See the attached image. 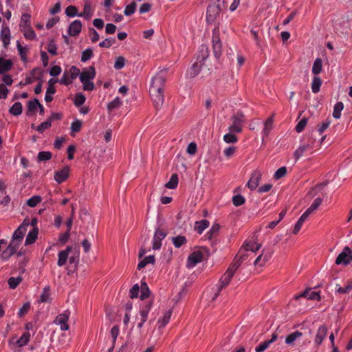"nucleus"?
Returning <instances> with one entry per match:
<instances>
[{
	"instance_id": "obj_1",
	"label": "nucleus",
	"mask_w": 352,
	"mask_h": 352,
	"mask_svg": "<svg viewBox=\"0 0 352 352\" xmlns=\"http://www.w3.org/2000/svg\"><path fill=\"white\" fill-rule=\"evenodd\" d=\"M166 80V74L164 72L157 73L151 80L149 93L156 109H159L164 103V89Z\"/></svg>"
},
{
	"instance_id": "obj_2",
	"label": "nucleus",
	"mask_w": 352,
	"mask_h": 352,
	"mask_svg": "<svg viewBox=\"0 0 352 352\" xmlns=\"http://www.w3.org/2000/svg\"><path fill=\"white\" fill-rule=\"evenodd\" d=\"M96 76L95 68L93 66L89 69H85L80 74V80L82 83V89L85 91H92L94 89V82L91 80L94 79Z\"/></svg>"
},
{
	"instance_id": "obj_3",
	"label": "nucleus",
	"mask_w": 352,
	"mask_h": 352,
	"mask_svg": "<svg viewBox=\"0 0 352 352\" xmlns=\"http://www.w3.org/2000/svg\"><path fill=\"white\" fill-rule=\"evenodd\" d=\"M209 51L206 45H202L199 47L197 60L199 61V66H201V71L208 74L210 72L211 65L208 60Z\"/></svg>"
},
{
	"instance_id": "obj_4",
	"label": "nucleus",
	"mask_w": 352,
	"mask_h": 352,
	"mask_svg": "<svg viewBox=\"0 0 352 352\" xmlns=\"http://www.w3.org/2000/svg\"><path fill=\"white\" fill-rule=\"evenodd\" d=\"M212 47L214 56L217 59H219L223 52V44L220 38V30L219 25L212 30Z\"/></svg>"
},
{
	"instance_id": "obj_5",
	"label": "nucleus",
	"mask_w": 352,
	"mask_h": 352,
	"mask_svg": "<svg viewBox=\"0 0 352 352\" xmlns=\"http://www.w3.org/2000/svg\"><path fill=\"white\" fill-rule=\"evenodd\" d=\"M221 0H214L208 6L206 12V21L209 23L215 21L217 18L219 16L221 11Z\"/></svg>"
},
{
	"instance_id": "obj_6",
	"label": "nucleus",
	"mask_w": 352,
	"mask_h": 352,
	"mask_svg": "<svg viewBox=\"0 0 352 352\" xmlns=\"http://www.w3.org/2000/svg\"><path fill=\"white\" fill-rule=\"evenodd\" d=\"M232 124L229 127V130L232 132L240 133L242 131V124L244 122V114L241 112H236L231 118Z\"/></svg>"
},
{
	"instance_id": "obj_7",
	"label": "nucleus",
	"mask_w": 352,
	"mask_h": 352,
	"mask_svg": "<svg viewBox=\"0 0 352 352\" xmlns=\"http://www.w3.org/2000/svg\"><path fill=\"white\" fill-rule=\"evenodd\" d=\"M234 275V274L233 273L229 272L228 270L226 271L224 274L219 279V285L218 286L217 292L214 294L212 299V300H214L220 294L221 291L230 284Z\"/></svg>"
},
{
	"instance_id": "obj_8",
	"label": "nucleus",
	"mask_w": 352,
	"mask_h": 352,
	"mask_svg": "<svg viewBox=\"0 0 352 352\" xmlns=\"http://www.w3.org/2000/svg\"><path fill=\"white\" fill-rule=\"evenodd\" d=\"M352 261V252L350 248L345 247L336 259V265H348Z\"/></svg>"
},
{
	"instance_id": "obj_9",
	"label": "nucleus",
	"mask_w": 352,
	"mask_h": 352,
	"mask_svg": "<svg viewBox=\"0 0 352 352\" xmlns=\"http://www.w3.org/2000/svg\"><path fill=\"white\" fill-rule=\"evenodd\" d=\"M204 259V253L201 250L192 252L188 257L187 267L190 268L195 266L197 263L201 262Z\"/></svg>"
},
{
	"instance_id": "obj_10",
	"label": "nucleus",
	"mask_w": 352,
	"mask_h": 352,
	"mask_svg": "<svg viewBox=\"0 0 352 352\" xmlns=\"http://www.w3.org/2000/svg\"><path fill=\"white\" fill-rule=\"evenodd\" d=\"M69 318V312L66 311L63 314H58L54 320V322L56 324L60 325V329L61 331H67L69 328L68 324Z\"/></svg>"
},
{
	"instance_id": "obj_11",
	"label": "nucleus",
	"mask_w": 352,
	"mask_h": 352,
	"mask_svg": "<svg viewBox=\"0 0 352 352\" xmlns=\"http://www.w3.org/2000/svg\"><path fill=\"white\" fill-rule=\"evenodd\" d=\"M166 232L160 228L157 229L154 234L152 248L154 250L160 249L162 246L161 241L166 236Z\"/></svg>"
},
{
	"instance_id": "obj_12",
	"label": "nucleus",
	"mask_w": 352,
	"mask_h": 352,
	"mask_svg": "<svg viewBox=\"0 0 352 352\" xmlns=\"http://www.w3.org/2000/svg\"><path fill=\"white\" fill-rule=\"evenodd\" d=\"M314 143L315 139L310 138L307 144H305L299 146L294 153V156L296 160H298L307 150L313 148Z\"/></svg>"
},
{
	"instance_id": "obj_13",
	"label": "nucleus",
	"mask_w": 352,
	"mask_h": 352,
	"mask_svg": "<svg viewBox=\"0 0 352 352\" xmlns=\"http://www.w3.org/2000/svg\"><path fill=\"white\" fill-rule=\"evenodd\" d=\"M257 236H253L252 241H245L243 243V248L245 252L251 251L253 252H257L261 247V243H257Z\"/></svg>"
},
{
	"instance_id": "obj_14",
	"label": "nucleus",
	"mask_w": 352,
	"mask_h": 352,
	"mask_svg": "<svg viewBox=\"0 0 352 352\" xmlns=\"http://www.w3.org/2000/svg\"><path fill=\"white\" fill-rule=\"evenodd\" d=\"M261 177L262 174L261 171L258 170H254L252 173L251 177L247 184L248 187L252 190H255L259 184Z\"/></svg>"
},
{
	"instance_id": "obj_15",
	"label": "nucleus",
	"mask_w": 352,
	"mask_h": 352,
	"mask_svg": "<svg viewBox=\"0 0 352 352\" xmlns=\"http://www.w3.org/2000/svg\"><path fill=\"white\" fill-rule=\"evenodd\" d=\"M70 168L69 166H65L63 169L55 172L54 179L58 184L65 182L69 177Z\"/></svg>"
},
{
	"instance_id": "obj_16",
	"label": "nucleus",
	"mask_w": 352,
	"mask_h": 352,
	"mask_svg": "<svg viewBox=\"0 0 352 352\" xmlns=\"http://www.w3.org/2000/svg\"><path fill=\"white\" fill-rule=\"evenodd\" d=\"M82 30V23L80 20H75L69 26L68 34L71 36H78Z\"/></svg>"
},
{
	"instance_id": "obj_17",
	"label": "nucleus",
	"mask_w": 352,
	"mask_h": 352,
	"mask_svg": "<svg viewBox=\"0 0 352 352\" xmlns=\"http://www.w3.org/2000/svg\"><path fill=\"white\" fill-rule=\"evenodd\" d=\"M327 333V327L325 325L320 326L316 333L314 343L316 346H319L322 343Z\"/></svg>"
},
{
	"instance_id": "obj_18",
	"label": "nucleus",
	"mask_w": 352,
	"mask_h": 352,
	"mask_svg": "<svg viewBox=\"0 0 352 352\" xmlns=\"http://www.w3.org/2000/svg\"><path fill=\"white\" fill-rule=\"evenodd\" d=\"M278 336L276 333H274L272 335V338L270 340H266L263 342H262L261 344H259L258 346L256 347L255 351L256 352H263L265 350H266L270 345L273 343L274 341L277 340Z\"/></svg>"
},
{
	"instance_id": "obj_19",
	"label": "nucleus",
	"mask_w": 352,
	"mask_h": 352,
	"mask_svg": "<svg viewBox=\"0 0 352 352\" xmlns=\"http://www.w3.org/2000/svg\"><path fill=\"white\" fill-rule=\"evenodd\" d=\"M13 65V63L10 59H5L0 57V74H3L10 71Z\"/></svg>"
},
{
	"instance_id": "obj_20",
	"label": "nucleus",
	"mask_w": 352,
	"mask_h": 352,
	"mask_svg": "<svg viewBox=\"0 0 352 352\" xmlns=\"http://www.w3.org/2000/svg\"><path fill=\"white\" fill-rule=\"evenodd\" d=\"M38 228H34L27 235L25 241V245H28L34 243L38 238Z\"/></svg>"
},
{
	"instance_id": "obj_21",
	"label": "nucleus",
	"mask_w": 352,
	"mask_h": 352,
	"mask_svg": "<svg viewBox=\"0 0 352 352\" xmlns=\"http://www.w3.org/2000/svg\"><path fill=\"white\" fill-rule=\"evenodd\" d=\"M38 104L39 100L37 98L28 101L27 104L26 115L30 116L33 113H35Z\"/></svg>"
},
{
	"instance_id": "obj_22",
	"label": "nucleus",
	"mask_w": 352,
	"mask_h": 352,
	"mask_svg": "<svg viewBox=\"0 0 352 352\" xmlns=\"http://www.w3.org/2000/svg\"><path fill=\"white\" fill-rule=\"evenodd\" d=\"M172 313H173V309H170L164 313V314L162 318H160L158 320V323L160 324V325H159L160 329L164 328L169 322Z\"/></svg>"
},
{
	"instance_id": "obj_23",
	"label": "nucleus",
	"mask_w": 352,
	"mask_h": 352,
	"mask_svg": "<svg viewBox=\"0 0 352 352\" xmlns=\"http://www.w3.org/2000/svg\"><path fill=\"white\" fill-rule=\"evenodd\" d=\"M1 38L5 48H7L10 43V32L8 27L3 28L1 32Z\"/></svg>"
},
{
	"instance_id": "obj_24",
	"label": "nucleus",
	"mask_w": 352,
	"mask_h": 352,
	"mask_svg": "<svg viewBox=\"0 0 352 352\" xmlns=\"http://www.w3.org/2000/svg\"><path fill=\"white\" fill-rule=\"evenodd\" d=\"M274 116V113H273L270 117H269L265 122V127L263 129V135L265 137H267L269 135L270 132L273 128Z\"/></svg>"
},
{
	"instance_id": "obj_25",
	"label": "nucleus",
	"mask_w": 352,
	"mask_h": 352,
	"mask_svg": "<svg viewBox=\"0 0 352 352\" xmlns=\"http://www.w3.org/2000/svg\"><path fill=\"white\" fill-rule=\"evenodd\" d=\"M209 221L206 219H204L199 221H196L195 224V230H196L199 234H202L204 230L209 226Z\"/></svg>"
},
{
	"instance_id": "obj_26",
	"label": "nucleus",
	"mask_w": 352,
	"mask_h": 352,
	"mask_svg": "<svg viewBox=\"0 0 352 352\" xmlns=\"http://www.w3.org/2000/svg\"><path fill=\"white\" fill-rule=\"evenodd\" d=\"M155 261V256L151 255L148 256L144 257L138 265V269L142 270L148 264H154Z\"/></svg>"
},
{
	"instance_id": "obj_27",
	"label": "nucleus",
	"mask_w": 352,
	"mask_h": 352,
	"mask_svg": "<svg viewBox=\"0 0 352 352\" xmlns=\"http://www.w3.org/2000/svg\"><path fill=\"white\" fill-rule=\"evenodd\" d=\"M220 225L219 223H214L210 230L206 233V236L208 239H212L213 237L217 236L220 230Z\"/></svg>"
},
{
	"instance_id": "obj_28",
	"label": "nucleus",
	"mask_w": 352,
	"mask_h": 352,
	"mask_svg": "<svg viewBox=\"0 0 352 352\" xmlns=\"http://www.w3.org/2000/svg\"><path fill=\"white\" fill-rule=\"evenodd\" d=\"M16 47L20 54L21 60L24 63H26L28 60L27 54L28 52V48H27L26 47H23L19 41L16 42Z\"/></svg>"
},
{
	"instance_id": "obj_29",
	"label": "nucleus",
	"mask_w": 352,
	"mask_h": 352,
	"mask_svg": "<svg viewBox=\"0 0 352 352\" xmlns=\"http://www.w3.org/2000/svg\"><path fill=\"white\" fill-rule=\"evenodd\" d=\"M302 332H300L298 331H296L294 333H292L290 334H289L286 338H285V342L286 344H289V345H292L294 344V341L302 337Z\"/></svg>"
},
{
	"instance_id": "obj_30",
	"label": "nucleus",
	"mask_w": 352,
	"mask_h": 352,
	"mask_svg": "<svg viewBox=\"0 0 352 352\" xmlns=\"http://www.w3.org/2000/svg\"><path fill=\"white\" fill-rule=\"evenodd\" d=\"M30 339V333L29 332H25L21 337L16 340V344L19 347H22L28 344Z\"/></svg>"
},
{
	"instance_id": "obj_31",
	"label": "nucleus",
	"mask_w": 352,
	"mask_h": 352,
	"mask_svg": "<svg viewBox=\"0 0 352 352\" xmlns=\"http://www.w3.org/2000/svg\"><path fill=\"white\" fill-rule=\"evenodd\" d=\"M23 107L20 102H15L10 109L9 112L13 116H19L22 113Z\"/></svg>"
},
{
	"instance_id": "obj_32",
	"label": "nucleus",
	"mask_w": 352,
	"mask_h": 352,
	"mask_svg": "<svg viewBox=\"0 0 352 352\" xmlns=\"http://www.w3.org/2000/svg\"><path fill=\"white\" fill-rule=\"evenodd\" d=\"M241 264H242V262H241L238 259V255H236L234 256L232 262L231 263V264L227 269V270H228L229 272H230L234 274L236 271L238 270V268L241 266Z\"/></svg>"
},
{
	"instance_id": "obj_33",
	"label": "nucleus",
	"mask_w": 352,
	"mask_h": 352,
	"mask_svg": "<svg viewBox=\"0 0 352 352\" xmlns=\"http://www.w3.org/2000/svg\"><path fill=\"white\" fill-rule=\"evenodd\" d=\"M322 85V80L318 76H314L311 83V90L314 94H317L320 91V87Z\"/></svg>"
},
{
	"instance_id": "obj_34",
	"label": "nucleus",
	"mask_w": 352,
	"mask_h": 352,
	"mask_svg": "<svg viewBox=\"0 0 352 352\" xmlns=\"http://www.w3.org/2000/svg\"><path fill=\"white\" fill-rule=\"evenodd\" d=\"M82 123L80 120H76L71 124V135L74 137L76 133H78L82 128Z\"/></svg>"
},
{
	"instance_id": "obj_35",
	"label": "nucleus",
	"mask_w": 352,
	"mask_h": 352,
	"mask_svg": "<svg viewBox=\"0 0 352 352\" xmlns=\"http://www.w3.org/2000/svg\"><path fill=\"white\" fill-rule=\"evenodd\" d=\"M25 38L34 40L36 38V34L31 26L23 28L21 29Z\"/></svg>"
},
{
	"instance_id": "obj_36",
	"label": "nucleus",
	"mask_w": 352,
	"mask_h": 352,
	"mask_svg": "<svg viewBox=\"0 0 352 352\" xmlns=\"http://www.w3.org/2000/svg\"><path fill=\"white\" fill-rule=\"evenodd\" d=\"M178 185V175L173 174L168 182L165 184V187L169 189H175Z\"/></svg>"
},
{
	"instance_id": "obj_37",
	"label": "nucleus",
	"mask_w": 352,
	"mask_h": 352,
	"mask_svg": "<svg viewBox=\"0 0 352 352\" xmlns=\"http://www.w3.org/2000/svg\"><path fill=\"white\" fill-rule=\"evenodd\" d=\"M199 72H201V66H199V61H197L192 65L188 71V75L190 78L195 77Z\"/></svg>"
},
{
	"instance_id": "obj_38",
	"label": "nucleus",
	"mask_w": 352,
	"mask_h": 352,
	"mask_svg": "<svg viewBox=\"0 0 352 352\" xmlns=\"http://www.w3.org/2000/svg\"><path fill=\"white\" fill-rule=\"evenodd\" d=\"M26 231H27V229H25V228H22V227H19V228H18L14 231V232L13 233V234H12V238H13V239H14V240H15V239H17V240H19V241H23V237H24V235H25V234Z\"/></svg>"
},
{
	"instance_id": "obj_39",
	"label": "nucleus",
	"mask_w": 352,
	"mask_h": 352,
	"mask_svg": "<svg viewBox=\"0 0 352 352\" xmlns=\"http://www.w3.org/2000/svg\"><path fill=\"white\" fill-rule=\"evenodd\" d=\"M172 241L175 248H179L182 245H184L186 242V238L184 236H177L172 238Z\"/></svg>"
},
{
	"instance_id": "obj_40",
	"label": "nucleus",
	"mask_w": 352,
	"mask_h": 352,
	"mask_svg": "<svg viewBox=\"0 0 352 352\" xmlns=\"http://www.w3.org/2000/svg\"><path fill=\"white\" fill-rule=\"evenodd\" d=\"M22 280L23 278L21 276H19L16 278L10 277L8 280L9 287L12 289H14L21 283Z\"/></svg>"
},
{
	"instance_id": "obj_41",
	"label": "nucleus",
	"mask_w": 352,
	"mask_h": 352,
	"mask_svg": "<svg viewBox=\"0 0 352 352\" xmlns=\"http://www.w3.org/2000/svg\"><path fill=\"white\" fill-rule=\"evenodd\" d=\"M344 109V104L342 102H337L333 108V116L336 119H339L341 116V111Z\"/></svg>"
},
{
	"instance_id": "obj_42",
	"label": "nucleus",
	"mask_w": 352,
	"mask_h": 352,
	"mask_svg": "<svg viewBox=\"0 0 352 352\" xmlns=\"http://www.w3.org/2000/svg\"><path fill=\"white\" fill-rule=\"evenodd\" d=\"M322 61L321 58H317L314 63L313 67H312V72L315 75H317L320 74L322 71Z\"/></svg>"
},
{
	"instance_id": "obj_43",
	"label": "nucleus",
	"mask_w": 352,
	"mask_h": 352,
	"mask_svg": "<svg viewBox=\"0 0 352 352\" xmlns=\"http://www.w3.org/2000/svg\"><path fill=\"white\" fill-rule=\"evenodd\" d=\"M30 18L31 16L30 14L24 13L22 14L21 18L20 28L22 29L23 28L29 27L30 25Z\"/></svg>"
},
{
	"instance_id": "obj_44",
	"label": "nucleus",
	"mask_w": 352,
	"mask_h": 352,
	"mask_svg": "<svg viewBox=\"0 0 352 352\" xmlns=\"http://www.w3.org/2000/svg\"><path fill=\"white\" fill-rule=\"evenodd\" d=\"M50 287H46L43 289V291L40 296L41 302H47L50 301Z\"/></svg>"
},
{
	"instance_id": "obj_45",
	"label": "nucleus",
	"mask_w": 352,
	"mask_h": 352,
	"mask_svg": "<svg viewBox=\"0 0 352 352\" xmlns=\"http://www.w3.org/2000/svg\"><path fill=\"white\" fill-rule=\"evenodd\" d=\"M150 295V290L145 282H142L141 283V294L140 298L141 300H144L147 298Z\"/></svg>"
},
{
	"instance_id": "obj_46",
	"label": "nucleus",
	"mask_w": 352,
	"mask_h": 352,
	"mask_svg": "<svg viewBox=\"0 0 352 352\" xmlns=\"http://www.w3.org/2000/svg\"><path fill=\"white\" fill-rule=\"evenodd\" d=\"M58 258L57 261V265L60 267L63 266L66 264L67 261L69 258V256H67V253L65 252H61L60 251L58 252Z\"/></svg>"
},
{
	"instance_id": "obj_47",
	"label": "nucleus",
	"mask_w": 352,
	"mask_h": 352,
	"mask_svg": "<svg viewBox=\"0 0 352 352\" xmlns=\"http://www.w3.org/2000/svg\"><path fill=\"white\" fill-rule=\"evenodd\" d=\"M137 4L135 1H132L130 4L127 5L124 9V13L126 16L132 15L136 9Z\"/></svg>"
},
{
	"instance_id": "obj_48",
	"label": "nucleus",
	"mask_w": 352,
	"mask_h": 352,
	"mask_svg": "<svg viewBox=\"0 0 352 352\" xmlns=\"http://www.w3.org/2000/svg\"><path fill=\"white\" fill-rule=\"evenodd\" d=\"M86 98L82 93H78L74 98V103L76 107H80L85 102Z\"/></svg>"
},
{
	"instance_id": "obj_49",
	"label": "nucleus",
	"mask_w": 352,
	"mask_h": 352,
	"mask_svg": "<svg viewBox=\"0 0 352 352\" xmlns=\"http://www.w3.org/2000/svg\"><path fill=\"white\" fill-rule=\"evenodd\" d=\"M42 201V198L39 195H34L30 198L27 201V205L30 207H35L38 203H40Z\"/></svg>"
},
{
	"instance_id": "obj_50",
	"label": "nucleus",
	"mask_w": 352,
	"mask_h": 352,
	"mask_svg": "<svg viewBox=\"0 0 352 352\" xmlns=\"http://www.w3.org/2000/svg\"><path fill=\"white\" fill-rule=\"evenodd\" d=\"M126 63V59L124 56H118L116 58L115 63H114V68L116 69H121L124 67Z\"/></svg>"
},
{
	"instance_id": "obj_51",
	"label": "nucleus",
	"mask_w": 352,
	"mask_h": 352,
	"mask_svg": "<svg viewBox=\"0 0 352 352\" xmlns=\"http://www.w3.org/2000/svg\"><path fill=\"white\" fill-rule=\"evenodd\" d=\"M52 153L50 151H41L38 154V161H47L52 158Z\"/></svg>"
},
{
	"instance_id": "obj_52",
	"label": "nucleus",
	"mask_w": 352,
	"mask_h": 352,
	"mask_svg": "<svg viewBox=\"0 0 352 352\" xmlns=\"http://www.w3.org/2000/svg\"><path fill=\"white\" fill-rule=\"evenodd\" d=\"M15 253L8 247L0 254V258L3 261H8Z\"/></svg>"
},
{
	"instance_id": "obj_53",
	"label": "nucleus",
	"mask_w": 352,
	"mask_h": 352,
	"mask_svg": "<svg viewBox=\"0 0 352 352\" xmlns=\"http://www.w3.org/2000/svg\"><path fill=\"white\" fill-rule=\"evenodd\" d=\"M93 51L91 49L88 48L82 52L81 61L86 62L93 56Z\"/></svg>"
},
{
	"instance_id": "obj_54",
	"label": "nucleus",
	"mask_w": 352,
	"mask_h": 352,
	"mask_svg": "<svg viewBox=\"0 0 352 352\" xmlns=\"http://www.w3.org/2000/svg\"><path fill=\"white\" fill-rule=\"evenodd\" d=\"M287 174V168L285 166H283L279 168L274 173V178L275 179H279L283 177H285Z\"/></svg>"
},
{
	"instance_id": "obj_55",
	"label": "nucleus",
	"mask_w": 352,
	"mask_h": 352,
	"mask_svg": "<svg viewBox=\"0 0 352 352\" xmlns=\"http://www.w3.org/2000/svg\"><path fill=\"white\" fill-rule=\"evenodd\" d=\"M245 201V198L241 195H236L232 197V203L235 206H240Z\"/></svg>"
},
{
	"instance_id": "obj_56",
	"label": "nucleus",
	"mask_w": 352,
	"mask_h": 352,
	"mask_svg": "<svg viewBox=\"0 0 352 352\" xmlns=\"http://www.w3.org/2000/svg\"><path fill=\"white\" fill-rule=\"evenodd\" d=\"M21 241L19 240H17L15 239H13V238L12 237V240L10 242L9 245H8V247L12 250L14 253L16 252V250H18L19 247L20 246V245L21 244Z\"/></svg>"
},
{
	"instance_id": "obj_57",
	"label": "nucleus",
	"mask_w": 352,
	"mask_h": 352,
	"mask_svg": "<svg viewBox=\"0 0 352 352\" xmlns=\"http://www.w3.org/2000/svg\"><path fill=\"white\" fill-rule=\"evenodd\" d=\"M121 104H122V102H121L120 99L118 97H117L113 100H112L111 102H110L108 104L107 108H108L109 111H111L113 109L119 107L121 105Z\"/></svg>"
},
{
	"instance_id": "obj_58",
	"label": "nucleus",
	"mask_w": 352,
	"mask_h": 352,
	"mask_svg": "<svg viewBox=\"0 0 352 352\" xmlns=\"http://www.w3.org/2000/svg\"><path fill=\"white\" fill-rule=\"evenodd\" d=\"M65 14L67 16L73 17L76 15L78 16L79 14H78V9L74 6H68L65 10Z\"/></svg>"
},
{
	"instance_id": "obj_59",
	"label": "nucleus",
	"mask_w": 352,
	"mask_h": 352,
	"mask_svg": "<svg viewBox=\"0 0 352 352\" xmlns=\"http://www.w3.org/2000/svg\"><path fill=\"white\" fill-rule=\"evenodd\" d=\"M268 257L267 256H265L263 258V254H260L254 261V265H258L261 267H263L265 265V263L268 261Z\"/></svg>"
},
{
	"instance_id": "obj_60",
	"label": "nucleus",
	"mask_w": 352,
	"mask_h": 352,
	"mask_svg": "<svg viewBox=\"0 0 352 352\" xmlns=\"http://www.w3.org/2000/svg\"><path fill=\"white\" fill-rule=\"evenodd\" d=\"M307 118H303L298 122L297 125L296 126V131L298 133H300L304 130L305 127L307 124Z\"/></svg>"
},
{
	"instance_id": "obj_61",
	"label": "nucleus",
	"mask_w": 352,
	"mask_h": 352,
	"mask_svg": "<svg viewBox=\"0 0 352 352\" xmlns=\"http://www.w3.org/2000/svg\"><path fill=\"white\" fill-rule=\"evenodd\" d=\"M223 140L226 143H235L238 139L234 134L229 133L224 135Z\"/></svg>"
},
{
	"instance_id": "obj_62",
	"label": "nucleus",
	"mask_w": 352,
	"mask_h": 352,
	"mask_svg": "<svg viewBox=\"0 0 352 352\" xmlns=\"http://www.w3.org/2000/svg\"><path fill=\"white\" fill-rule=\"evenodd\" d=\"M47 51L53 56L57 55V46L53 40H51L47 46Z\"/></svg>"
},
{
	"instance_id": "obj_63",
	"label": "nucleus",
	"mask_w": 352,
	"mask_h": 352,
	"mask_svg": "<svg viewBox=\"0 0 352 352\" xmlns=\"http://www.w3.org/2000/svg\"><path fill=\"white\" fill-rule=\"evenodd\" d=\"M31 74L34 76L35 79L41 80L43 72L40 68L35 67L32 69Z\"/></svg>"
},
{
	"instance_id": "obj_64",
	"label": "nucleus",
	"mask_w": 352,
	"mask_h": 352,
	"mask_svg": "<svg viewBox=\"0 0 352 352\" xmlns=\"http://www.w3.org/2000/svg\"><path fill=\"white\" fill-rule=\"evenodd\" d=\"M30 302H25L23 307L19 309V311L18 313L19 317L22 318L24 315H25L30 310Z\"/></svg>"
}]
</instances>
